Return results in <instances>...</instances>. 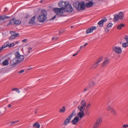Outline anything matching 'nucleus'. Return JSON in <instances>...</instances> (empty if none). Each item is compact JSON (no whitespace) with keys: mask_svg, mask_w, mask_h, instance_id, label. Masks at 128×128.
Segmentation results:
<instances>
[{"mask_svg":"<svg viewBox=\"0 0 128 128\" xmlns=\"http://www.w3.org/2000/svg\"><path fill=\"white\" fill-rule=\"evenodd\" d=\"M122 46L124 48H126L128 46V43L126 42L123 43L122 44Z\"/></svg>","mask_w":128,"mask_h":128,"instance_id":"2f4dec72","label":"nucleus"},{"mask_svg":"<svg viewBox=\"0 0 128 128\" xmlns=\"http://www.w3.org/2000/svg\"><path fill=\"white\" fill-rule=\"evenodd\" d=\"M78 109H84L85 108L84 107V106H79L78 107Z\"/></svg>","mask_w":128,"mask_h":128,"instance_id":"c9c22d12","label":"nucleus"},{"mask_svg":"<svg viewBox=\"0 0 128 128\" xmlns=\"http://www.w3.org/2000/svg\"><path fill=\"white\" fill-rule=\"evenodd\" d=\"M10 18V17L6 15H3L0 16V20H4L6 18L8 19Z\"/></svg>","mask_w":128,"mask_h":128,"instance_id":"412c9836","label":"nucleus"},{"mask_svg":"<svg viewBox=\"0 0 128 128\" xmlns=\"http://www.w3.org/2000/svg\"><path fill=\"white\" fill-rule=\"evenodd\" d=\"M19 122V121L18 120H17V121H13V122H11V124H15V123H17V122Z\"/></svg>","mask_w":128,"mask_h":128,"instance_id":"e433bc0d","label":"nucleus"},{"mask_svg":"<svg viewBox=\"0 0 128 128\" xmlns=\"http://www.w3.org/2000/svg\"><path fill=\"white\" fill-rule=\"evenodd\" d=\"M78 115L79 116L80 119H81L84 116V112H79L78 113Z\"/></svg>","mask_w":128,"mask_h":128,"instance_id":"bb28decb","label":"nucleus"},{"mask_svg":"<svg viewBox=\"0 0 128 128\" xmlns=\"http://www.w3.org/2000/svg\"><path fill=\"white\" fill-rule=\"evenodd\" d=\"M12 106L11 105V104H9L8 105V107L11 108L12 107Z\"/></svg>","mask_w":128,"mask_h":128,"instance_id":"603ef678","label":"nucleus"},{"mask_svg":"<svg viewBox=\"0 0 128 128\" xmlns=\"http://www.w3.org/2000/svg\"><path fill=\"white\" fill-rule=\"evenodd\" d=\"M95 84V83L93 81H91L89 83V88H91L92 86H94Z\"/></svg>","mask_w":128,"mask_h":128,"instance_id":"c756f323","label":"nucleus"},{"mask_svg":"<svg viewBox=\"0 0 128 128\" xmlns=\"http://www.w3.org/2000/svg\"><path fill=\"white\" fill-rule=\"evenodd\" d=\"M28 18V16H26V17H25V18Z\"/></svg>","mask_w":128,"mask_h":128,"instance_id":"69168bd1","label":"nucleus"},{"mask_svg":"<svg viewBox=\"0 0 128 128\" xmlns=\"http://www.w3.org/2000/svg\"><path fill=\"white\" fill-rule=\"evenodd\" d=\"M81 104L82 106L85 108L86 105V102L84 100H82L81 101Z\"/></svg>","mask_w":128,"mask_h":128,"instance_id":"b1692460","label":"nucleus"},{"mask_svg":"<svg viewBox=\"0 0 128 128\" xmlns=\"http://www.w3.org/2000/svg\"><path fill=\"white\" fill-rule=\"evenodd\" d=\"M11 20L12 21H15L16 20V19H15V18H13L12 19H11V20Z\"/></svg>","mask_w":128,"mask_h":128,"instance_id":"8fccbe9b","label":"nucleus"},{"mask_svg":"<svg viewBox=\"0 0 128 128\" xmlns=\"http://www.w3.org/2000/svg\"><path fill=\"white\" fill-rule=\"evenodd\" d=\"M12 22H10V21L9 22V23H8L7 24V25L8 26V25H9L10 24H12Z\"/></svg>","mask_w":128,"mask_h":128,"instance_id":"5fc2aeb1","label":"nucleus"},{"mask_svg":"<svg viewBox=\"0 0 128 128\" xmlns=\"http://www.w3.org/2000/svg\"><path fill=\"white\" fill-rule=\"evenodd\" d=\"M124 39L126 41V42L128 43V36H125L124 37Z\"/></svg>","mask_w":128,"mask_h":128,"instance_id":"f704fd0d","label":"nucleus"},{"mask_svg":"<svg viewBox=\"0 0 128 128\" xmlns=\"http://www.w3.org/2000/svg\"><path fill=\"white\" fill-rule=\"evenodd\" d=\"M42 2H43V1L42 0H41L40 1V3H42Z\"/></svg>","mask_w":128,"mask_h":128,"instance_id":"680f3d73","label":"nucleus"},{"mask_svg":"<svg viewBox=\"0 0 128 128\" xmlns=\"http://www.w3.org/2000/svg\"><path fill=\"white\" fill-rule=\"evenodd\" d=\"M109 59L107 58H105L104 60L101 63V66L102 68L106 67L110 62Z\"/></svg>","mask_w":128,"mask_h":128,"instance_id":"1a4fd4ad","label":"nucleus"},{"mask_svg":"<svg viewBox=\"0 0 128 128\" xmlns=\"http://www.w3.org/2000/svg\"><path fill=\"white\" fill-rule=\"evenodd\" d=\"M68 3H69V2L68 1L64 2L62 1H61L59 2L58 6L59 7H61L60 8H65L67 4Z\"/></svg>","mask_w":128,"mask_h":128,"instance_id":"f8f14e48","label":"nucleus"},{"mask_svg":"<svg viewBox=\"0 0 128 128\" xmlns=\"http://www.w3.org/2000/svg\"><path fill=\"white\" fill-rule=\"evenodd\" d=\"M37 111H38V109H36V110L35 111V113L36 114V113L37 112Z\"/></svg>","mask_w":128,"mask_h":128,"instance_id":"bf43d9fd","label":"nucleus"},{"mask_svg":"<svg viewBox=\"0 0 128 128\" xmlns=\"http://www.w3.org/2000/svg\"><path fill=\"white\" fill-rule=\"evenodd\" d=\"M15 45V44H14V43H12L10 44H8V47L9 48H10L11 47H12L14 46Z\"/></svg>","mask_w":128,"mask_h":128,"instance_id":"473e14b6","label":"nucleus"},{"mask_svg":"<svg viewBox=\"0 0 128 128\" xmlns=\"http://www.w3.org/2000/svg\"><path fill=\"white\" fill-rule=\"evenodd\" d=\"M107 20L106 18H104L102 19L99 21L98 23V24L99 26L102 27L103 26L104 23L106 22Z\"/></svg>","mask_w":128,"mask_h":128,"instance_id":"2eb2a0df","label":"nucleus"},{"mask_svg":"<svg viewBox=\"0 0 128 128\" xmlns=\"http://www.w3.org/2000/svg\"><path fill=\"white\" fill-rule=\"evenodd\" d=\"M21 22V21L20 20H16L14 21V24L16 25H18L20 24Z\"/></svg>","mask_w":128,"mask_h":128,"instance_id":"a878e982","label":"nucleus"},{"mask_svg":"<svg viewBox=\"0 0 128 128\" xmlns=\"http://www.w3.org/2000/svg\"><path fill=\"white\" fill-rule=\"evenodd\" d=\"M9 44V42L8 41L7 42L6 44H4L1 47H0V48L2 50L4 48H5L6 47L8 46V44Z\"/></svg>","mask_w":128,"mask_h":128,"instance_id":"4be33fe9","label":"nucleus"},{"mask_svg":"<svg viewBox=\"0 0 128 128\" xmlns=\"http://www.w3.org/2000/svg\"><path fill=\"white\" fill-rule=\"evenodd\" d=\"M94 4V3L92 1H90L86 3L85 4V7L87 8H90Z\"/></svg>","mask_w":128,"mask_h":128,"instance_id":"a211bd4d","label":"nucleus"},{"mask_svg":"<svg viewBox=\"0 0 128 128\" xmlns=\"http://www.w3.org/2000/svg\"><path fill=\"white\" fill-rule=\"evenodd\" d=\"M58 38L57 37H54L52 38V40H56Z\"/></svg>","mask_w":128,"mask_h":128,"instance_id":"ea45409f","label":"nucleus"},{"mask_svg":"<svg viewBox=\"0 0 128 128\" xmlns=\"http://www.w3.org/2000/svg\"><path fill=\"white\" fill-rule=\"evenodd\" d=\"M19 43V41H17L16 42H15V44H18V43Z\"/></svg>","mask_w":128,"mask_h":128,"instance_id":"13d9d810","label":"nucleus"},{"mask_svg":"<svg viewBox=\"0 0 128 128\" xmlns=\"http://www.w3.org/2000/svg\"><path fill=\"white\" fill-rule=\"evenodd\" d=\"M2 64L4 66H6L9 64V62L8 60H5L4 62H3Z\"/></svg>","mask_w":128,"mask_h":128,"instance_id":"cd10ccee","label":"nucleus"},{"mask_svg":"<svg viewBox=\"0 0 128 128\" xmlns=\"http://www.w3.org/2000/svg\"><path fill=\"white\" fill-rule=\"evenodd\" d=\"M33 126L34 127H35V128H39L40 125L39 123L37 122L33 124Z\"/></svg>","mask_w":128,"mask_h":128,"instance_id":"5701e85b","label":"nucleus"},{"mask_svg":"<svg viewBox=\"0 0 128 128\" xmlns=\"http://www.w3.org/2000/svg\"><path fill=\"white\" fill-rule=\"evenodd\" d=\"M124 16V14L122 12H120L118 14L115 15L114 18V22L118 21L119 19L122 20Z\"/></svg>","mask_w":128,"mask_h":128,"instance_id":"423d86ee","label":"nucleus"},{"mask_svg":"<svg viewBox=\"0 0 128 128\" xmlns=\"http://www.w3.org/2000/svg\"><path fill=\"white\" fill-rule=\"evenodd\" d=\"M15 55L16 56L15 58H17L19 60H21L22 61L24 60V56L23 55H20L19 52H17L15 54Z\"/></svg>","mask_w":128,"mask_h":128,"instance_id":"ddd939ff","label":"nucleus"},{"mask_svg":"<svg viewBox=\"0 0 128 128\" xmlns=\"http://www.w3.org/2000/svg\"><path fill=\"white\" fill-rule=\"evenodd\" d=\"M28 53H30V52H31V51H30V50H28Z\"/></svg>","mask_w":128,"mask_h":128,"instance_id":"0e129e2a","label":"nucleus"},{"mask_svg":"<svg viewBox=\"0 0 128 128\" xmlns=\"http://www.w3.org/2000/svg\"><path fill=\"white\" fill-rule=\"evenodd\" d=\"M10 22H11L12 23V24H14V21H12L11 20H10Z\"/></svg>","mask_w":128,"mask_h":128,"instance_id":"de8ad7c7","label":"nucleus"},{"mask_svg":"<svg viewBox=\"0 0 128 128\" xmlns=\"http://www.w3.org/2000/svg\"><path fill=\"white\" fill-rule=\"evenodd\" d=\"M16 92L18 93H20V91L19 90V89L17 88L16 91Z\"/></svg>","mask_w":128,"mask_h":128,"instance_id":"a18cd8bd","label":"nucleus"},{"mask_svg":"<svg viewBox=\"0 0 128 128\" xmlns=\"http://www.w3.org/2000/svg\"><path fill=\"white\" fill-rule=\"evenodd\" d=\"M32 68L30 67L27 68L26 69V70H27V71H29V70H31Z\"/></svg>","mask_w":128,"mask_h":128,"instance_id":"37998d69","label":"nucleus"},{"mask_svg":"<svg viewBox=\"0 0 128 128\" xmlns=\"http://www.w3.org/2000/svg\"><path fill=\"white\" fill-rule=\"evenodd\" d=\"M21 61V60H18L17 58H15L11 60L10 64L12 66L14 67Z\"/></svg>","mask_w":128,"mask_h":128,"instance_id":"6e6552de","label":"nucleus"},{"mask_svg":"<svg viewBox=\"0 0 128 128\" xmlns=\"http://www.w3.org/2000/svg\"><path fill=\"white\" fill-rule=\"evenodd\" d=\"M103 57L102 56L98 58L93 64L90 66L89 69L91 70L92 68H96L98 65L103 60Z\"/></svg>","mask_w":128,"mask_h":128,"instance_id":"20e7f679","label":"nucleus"},{"mask_svg":"<svg viewBox=\"0 0 128 128\" xmlns=\"http://www.w3.org/2000/svg\"><path fill=\"white\" fill-rule=\"evenodd\" d=\"M63 9L64 12L70 13L72 12L73 10L72 6L71 5L69 4V3H68L65 8Z\"/></svg>","mask_w":128,"mask_h":128,"instance_id":"0eeeda50","label":"nucleus"},{"mask_svg":"<svg viewBox=\"0 0 128 128\" xmlns=\"http://www.w3.org/2000/svg\"><path fill=\"white\" fill-rule=\"evenodd\" d=\"M74 6L78 11L83 10L85 9V2L83 1L80 2L77 1L74 3Z\"/></svg>","mask_w":128,"mask_h":128,"instance_id":"f257e3e1","label":"nucleus"},{"mask_svg":"<svg viewBox=\"0 0 128 128\" xmlns=\"http://www.w3.org/2000/svg\"><path fill=\"white\" fill-rule=\"evenodd\" d=\"M46 12L44 10L42 11V14L39 15L38 20L40 22H43L46 19Z\"/></svg>","mask_w":128,"mask_h":128,"instance_id":"7ed1b4c3","label":"nucleus"},{"mask_svg":"<svg viewBox=\"0 0 128 128\" xmlns=\"http://www.w3.org/2000/svg\"><path fill=\"white\" fill-rule=\"evenodd\" d=\"M88 44L87 43H86L84 45V47L86 45H87Z\"/></svg>","mask_w":128,"mask_h":128,"instance_id":"052dcab7","label":"nucleus"},{"mask_svg":"<svg viewBox=\"0 0 128 128\" xmlns=\"http://www.w3.org/2000/svg\"><path fill=\"white\" fill-rule=\"evenodd\" d=\"M76 115V112L73 110L71 114H70L63 122V124L65 126H66L70 122L72 118Z\"/></svg>","mask_w":128,"mask_h":128,"instance_id":"f03ea898","label":"nucleus"},{"mask_svg":"<svg viewBox=\"0 0 128 128\" xmlns=\"http://www.w3.org/2000/svg\"><path fill=\"white\" fill-rule=\"evenodd\" d=\"M80 51V50H79L77 52V53H76L72 55V56H76V55L78 54V52Z\"/></svg>","mask_w":128,"mask_h":128,"instance_id":"a19ab883","label":"nucleus"},{"mask_svg":"<svg viewBox=\"0 0 128 128\" xmlns=\"http://www.w3.org/2000/svg\"><path fill=\"white\" fill-rule=\"evenodd\" d=\"M36 18V16H34L32 17L28 22V23L29 24H33L35 23V19Z\"/></svg>","mask_w":128,"mask_h":128,"instance_id":"aec40b11","label":"nucleus"},{"mask_svg":"<svg viewBox=\"0 0 128 128\" xmlns=\"http://www.w3.org/2000/svg\"><path fill=\"white\" fill-rule=\"evenodd\" d=\"M105 30L106 32H108L109 31V30L108 29V28L106 27Z\"/></svg>","mask_w":128,"mask_h":128,"instance_id":"58836bf2","label":"nucleus"},{"mask_svg":"<svg viewBox=\"0 0 128 128\" xmlns=\"http://www.w3.org/2000/svg\"><path fill=\"white\" fill-rule=\"evenodd\" d=\"M65 111V108L64 106L62 107V108H61L60 109L59 111L60 112L64 113Z\"/></svg>","mask_w":128,"mask_h":128,"instance_id":"c85d7f7f","label":"nucleus"},{"mask_svg":"<svg viewBox=\"0 0 128 128\" xmlns=\"http://www.w3.org/2000/svg\"><path fill=\"white\" fill-rule=\"evenodd\" d=\"M78 109L80 111V112H84V109Z\"/></svg>","mask_w":128,"mask_h":128,"instance_id":"79ce46f5","label":"nucleus"},{"mask_svg":"<svg viewBox=\"0 0 128 128\" xmlns=\"http://www.w3.org/2000/svg\"><path fill=\"white\" fill-rule=\"evenodd\" d=\"M125 25L122 24H120L118 25L117 28L119 30H120L122 27H124Z\"/></svg>","mask_w":128,"mask_h":128,"instance_id":"393cba45","label":"nucleus"},{"mask_svg":"<svg viewBox=\"0 0 128 128\" xmlns=\"http://www.w3.org/2000/svg\"><path fill=\"white\" fill-rule=\"evenodd\" d=\"M84 48V46H81L80 47V50H81L82 48Z\"/></svg>","mask_w":128,"mask_h":128,"instance_id":"3c124183","label":"nucleus"},{"mask_svg":"<svg viewBox=\"0 0 128 128\" xmlns=\"http://www.w3.org/2000/svg\"><path fill=\"white\" fill-rule=\"evenodd\" d=\"M107 110L111 112L112 114L114 115L116 114V112L114 110L112 107L110 106L108 107L107 108Z\"/></svg>","mask_w":128,"mask_h":128,"instance_id":"f3484780","label":"nucleus"},{"mask_svg":"<svg viewBox=\"0 0 128 128\" xmlns=\"http://www.w3.org/2000/svg\"><path fill=\"white\" fill-rule=\"evenodd\" d=\"M53 10L56 15L58 16L59 17L62 16L64 12L63 9L62 8H54Z\"/></svg>","mask_w":128,"mask_h":128,"instance_id":"39448f33","label":"nucleus"},{"mask_svg":"<svg viewBox=\"0 0 128 128\" xmlns=\"http://www.w3.org/2000/svg\"><path fill=\"white\" fill-rule=\"evenodd\" d=\"M91 106V105L90 104H89L86 106V108L90 107Z\"/></svg>","mask_w":128,"mask_h":128,"instance_id":"09e8293b","label":"nucleus"},{"mask_svg":"<svg viewBox=\"0 0 128 128\" xmlns=\"http://www.w3.org/2000/svg\"><path fill=\"white\" fill-rule=\"evenodd\" d=\"M27 40L26 39H25L23 40H22V41L24 42H27Z\"/></svg>","mask_w":128,"mask_h":128,"instance_id":"c03bdc74","label":"nucleus"},{"mask_svg":"<svg viewBox=\"0 0 128 128\" xmlns=\"http://www.w3.org/2000/svg\"><path fill=\"white\" fill-rule=\"evenodd\" d=\"M32 48H31V47H30V48H28V50H32Z\"/></svg>","mask_w":128,"mask_h":128,"instance_id":"e2e57ef3","label":"nucleus"},{"mask_svg":"<svg viewBox=\"0 0 128 128\" xmlns=\"http://www.w3.org/2000/svg\"><path fill=\"white\" fill-rule=\"evenodd\" d=\"M56 15H55V16H54V17H53L51 19V20H54V19L56 18Z\"/></svg>","mask_w":128,"mask_h":128,"instance_id":"49530a36","label":"nucleus"},{"mask_svg":"<svg viewBox=\"0 0 128 128\" xmlns=\"http://www.w3.org/2000/svg\"><path fill=\"white\" fill-rule=\"evenodd\" d=\"M18 88H13L12 89V90L13 91H14V90H16H16Z\"/></svg>","mask_w":128,"mask_h":128,"instance_id":"864d4df0","label":"nucleus"},{"mask_svg":"<svg viewBox=\"0 0 128 128\" xmlns=\"http://www.w3.org/2000/svg\"><path fill=\"white\" fill-rule=\"evenodd\" d=\"M113 24L112 23H109L106 26L107 28H111L112 27Z\"/></svg>","mask_w":128,"mask_h":128,"instance_id":"72a5a7b5","label":"nucleus"},{"mask_svg":"<svg viewBox=\"0 0 128 128\" xmlns=\"http://www.w3.org/2000/svg\"><path fill=\"white\" fill-rule=\"evenodd\" d=\"M96 29V27L95 26H92L87 29L86 31V33L88 34L92 32L94 30Z\"/></svg>","mask_w":128,"mask_h":128,"instance_id":"dca6fc26","label":"nucleus"},{"mask_svg":"<svg viewBox=\"0 0 128 128\" xmlns=\"http://www.w3.org/2000/svg\"><path fill=\"white\" fill-rule=\"evenodd\" d=\"M79 121V118L78 117H75L73 120L72 121V122L73 124H75Z\"/></svg>","mask_w":128,"mask_h":128,"instance_id":"6ab92c4d","label":"nucleus"},{"mask_svg":"<svg viewBox=\"0 0 128 128\" xmlns=\"http://www.w3.org/2000/svg\"><path fill=\"white\" fill-rule=\"evenodd\" d=\"M102 121V118H98L95 124H94V127L98 128V127L100 125Z\"/></svg>","mask_w":128,"mask_h":128,"instance_id":"9b49d317","label":"nucleus"},{"mask_svg":"<svg viewBox=\"0 0 128 128\" xmlns=\"http://www.w3.org/2000/svg\"><path fill=\"white\" fill-rule=\"evenodd\" d=\"M24 70H22L18 72H24Z\"/></svg>","mask_w":128,"mask_h":128,"instance_id":"6e6d98bb","label":"nucleus"},{"mask_svg":"<svg viewBox=\"0 0 128 128\" xmlns=\"http://www.w3.org/2000/svg\"><path fill=\"white\" fill-rule=\"evenodd\" d=\"M89 88H90L89 87V86H86L84 90V92H85L86 91L88 90V89Z\"/></svg>","mask_w":128,"mask_h":128,"instance_id":"4c0bfd02","label":"nucleus"},{"mask_svg":"<svg viewBox=\"0 0 128 128\" xmlns=\"http://www.w3.org/2000/svg\"><path fill=\"white\" fill-rule=\"evenodd\" d=\"M10 33L11 34V36L9 38V39L10 40H13L15 38L19 36V34L16 33L15 32L11 31L10 32Z\"/></svg>","mask_w":128,"mask_h":128,"instance_id":"9d476101","label":"nucleus"},{"mask_svg":"<svg viewBox=\"0 0 128 128\" xmlns=\"http://www.w3.org/2000/svg\"><path fill=\"white\" fill-rule=\"evenodd\" d=\"M73 26H71V28H73Z\"/></svg>","mask_w":128,"mask_h":128,"instance_id":"338daca9","label":"nucleus"},{"mask_svg":"<svg viewBox=\"0 0 128 128\" xmlns=\"http://www.w3.org/2000/svg\"><path fill=\"white\" fill-rule=\"evenodd\" d=\"M89 110V109L87 108H86L85 110V112L86 114V115L88 116L90 114V113L88 112Z\"/></svg>","mask_w":128,"mask_h":128,"instance_id":"7c9ffc66","label":"nucleus"},{"mask_svg":"<svg viewBox=\"0 0 128 128\" xmlns=\"http://www.w3.org/2000/svg\"><path fill=\"white\" fill-rule=\"evenodd\" d=\"M8 10V9L7 8H6V10H4V11L5 12H6L7 10Z\"/></svg>","mask_w":128,"mask_h":128,"instance_id":"4d7b16f0","label":"nucleus"},{"mask_svg":"<svg viewBox=\"0 0 128 128\" xmlns=\"http://www.w3.org/2000/svg\"><path fill=\"white\" fill-rule=\"evenodd\" d=\"M113 50L117 54H120L122 52V49L120 47L114 46L112 48Z\"/></svg>","mask_w":128,"mask_h":128,"instance_id":"4468645a","label":"nucleus"}]
</instances>
